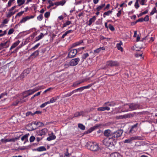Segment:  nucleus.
<instances>
[{"mask_svg": "<svg viewBox=\"0 0 157 157\" xmlns=\"http://www.w3.org/2000/svg\"><path fill=\"white\" fill-rule=\"evenodd\" d=\"M86 145L88 148L92 151H96L98 150L99 147L98 145L95 143L89 142Z\"/></svg>", "mask_w": 157, "mask_h": 157, "instance_id": "nucleus-1", "label": "nucleus"}, {"mask_svg": "<svg viewBox=\"0 0 157 157\" xmlns=\"http://www.w3.org/2000/svg\"><path fill=\"white\" fill-rule=\"evenodd\" d=\"M125 106L129 107L130 109L131 110L140 109L142 107L141 105L138 103H129L126 105Z\"/></svg>", "mask_w": 157, "mask_h": 157, "instance_id": "nucleus-2", "label": "nucleus"}, {"mask_svg": "<svg viewBox=\"0 0 157 157\" xmlns=\"http://www.w3.org/2000/svg\"><path fill=\"white\" fill-rule=\"evenodd\" d=\"M114 140L112 138H108L105 139L103 141V144L106 146L108 147H114L113 140Z\"/></svg>", "mask_w": 157, "mask_h": 157, "instance_id": "nucleus-3", "label": "nucleus"}, {"mask_svg": "<svg viewBox=\"0 0 157 157\" xmlns=\"http://www.w3.org/2000/svg\"><path fill=\"white\" fill-rule=\"evenodd\" d=\"M39 90V88H35L33 90H30L23 93V99H24L28 96L32 94L34 92Z\"/></svg>", "mask_w": 157, "mask_h": 157, "instance_id": "nucleus-4", "label": "nucleus"}, {"mask_svg": "<svg viewBox=\"0 0 157 157\" xmlns=\"http://www.w3.org/2000/svg\"><path fill=\"white\" fill-rule=\"evenodd\" d=\"M123 131L121 129H119L116 132H113L112 134V139L115 140L117 138L120 137L123 133Z\"/></svg>", "mask_w": 157, "mask_h": 157, "instance_id": "nucleus-5", "label": "nucleus"}, {"mask_svg": "<svg viewBox=\"0 0 157 157\" xmlns=\"http://www.w3.org/2000/svg\"><path fill=\"white\" fill-rule=\"evenodd\" d=\"M106 65L107 66L112 67L119 66V63L117 61L111 60L108 61L106 62Z\"/></svg>", "mask_w": 157, "mask_h": 157, "instance_id": "nucleus-6", "label": "nucleus"}, {"mask_svg": "<svg viewBox=\"0 0 157 157\" xmlns=\"http://www.w3.org/2000/svg\"><path fill=\"white\" fill-rule=\"evenodd\" d=\"M78 51L76 49H71L68 54L67 57L69 58L75 57Z\"/></svg>", "mask_w": 157, "mask_h": 157, "instance_id": "nucleus-7", "label": "nucleus"}, {"mask_svg": "<svg viewBox=\"0 0 157 157\" xmlns=\"http://www.w3.org/2000/svg\"><path fill=\"white\" fill-rule=\"evenodd\" d=\"M141 137L139 136H132L129 139L125 140L124 141V143H125L132 144V141L134 140H140Z\"/></svg>", "mask_w": 157, "mask_h": 157, "instance_id": "nucleus-8", "label": "nucleus"}, {"mask_svg": "<svg viewBox=\"0 0 157 157\" xmlns=\"http://www.w3.org/2000/svg\"><path fill=\"white\" fill-rule=\"evenodd\" d=\"M21 136L20 135L18 136H16L15 138H12L10 139H2L1 140V141L3 143H6L8 142H15L17 140L19 139Z\"/></svg>", "mask_w": 157, "mask_h": 157, "instance_id": "nucleus-9", "label": "nucleus"}, {"mask_svg": "<svg viewBox=\"0 0 157 157\" xmlns=\"http://www.w3.org/2000/svg\"><path fill=\"white\" fill-rule=\"evenodd\" d=\"M80 61V59L79 58H77L72 59L69 62L70 66H75L77 65Z\"/></svg>", "mask_w": 157, "mask_h": 157, "instance_id": "nucleus-10", "label": "nucleus"}, {"mask_svg": "<svg viewBox=\"0 0 157 157\" xmlns=\"http://www.w3.org/2000/svg\"><path fill=\"white\" fill-rule=\"evenodd\" d=\"M138 124V123H136L132 126L129 131V133L130 134H132L136 132L137 129V127Z\"/></svg>", "mask_w": 157, "mask_h": 157, "instance_id": "nucleus-11", "label": "nucleus"}, {"mask_svg": "<svg viewBox=\"0 0 157 157\" xmlns=\"http://www.w3.org/2000/svg\"><path fill=\"white\" fill-rule=\"evenodd\" d=\"M113 132H111V131L109 129H107L104 131V135L105 136L107 137H110L109 138L112 139V134Z\"/></svg>", "mask_w": 157, "mask_h": 157, "instance_id": "nucleus-12", "label": "nucleus"}, {"mask_svg": "<svg viewBox=\"0 0 157 157\" xmlns=\"http://www.w3.org/2000/svg\"><path fill=\"white\" fill-rule=\"evenodd\" d=\"M47 29H44L41 27L40 28V31H41L40 34V39L42 38L44 35H46L47 34Z\"/></svg>", "mask_w": 157, "mask_h": 157, "instance_id": "nucleus-13", "label": "nucleus"}, {"mask_svg": "<svg viewBox=\"0 0 157 157\" xmlns=\"http://www.w3.org/2000/svg\"><path fill=\"white\" fill-rule=\"evenodd\" d=\"M30 71V68H28L27 69L24 70L23 73L21 75V78H23L25 76H27V75L29 73Z\"/></svg>", "mask_w": 157, "mask_h": 157, "instance_id": "nucleus-14", "label": "nucleus"}, {"mask_svg": "<svg viewBox=\"0 0 157 157\" xmlns=\"http://www.w3.org/2000/svg\"><path fill=\"white\" fill-rule=\"evenodd\" d=\"M116 104V103L113 101H108L106 102L103 104V106H114Z\"/></svg>", "mask_w": 157, "mask_h": 157, "instance_id": "nucleus-15", "label": "nucleus"}, {"mask_svg": "<svg viewBox=\"0 0 157 157\" xmlns=\"http://www.w3.org/2000/svg\"><path fill=\"white\" fill-rule=\"evenodd\" d=\"M99 125H96L92 127H91L86 132V133L88 134L90 133L92 131H94L96 129H97Z\"/></svg>", "mask_w": 157, "mask_h": 157, "instance_id": "nucleus-16", "label": "nucleus"}, {"mask_svg": "<svg viewBox=\"0 0 157 157\" xmlns=\"http://www.w3.org/2000/svg\"><path fill=\"white\" fill-rule=\"evenodd\" d=\"M34 16H27L24 17H23L22 19L20 21L19 23H21L23 22H25L27 20L30 19V18H33Z\"/></svg>", "mask_w": 157, "mask_h": 157, "instance_id": "nucleus-17", "label": "nucleus"}, {"mask_svg": "<svg viewBox=\"0 0 157 157\" xmlns=\"http://www.w3.org/2000/svg\"><path fill=\"white\" fill-rule=\"evenodd\" d=\"M104 107H100L97 109V110L98 111H102L105 110L109 111L110 110V108L108 106H103Z\"/></svg>", "mask_w": 157, "mask_h": 157, "instance_id": "nucleus-18", "label": "nucleus"}, {"mask_svg": "<svg viewBox=\"0 0 157 157\" xmlns=\"http://www.w3.org/2000/svg\"><path fill=\"white\" fill-rule=\"evenodd\" d=\"M48 130L46 128H44L40 130V136H43L44 137L48 133Z\"/></svg>", "mask_w": 157, "mask_h": 157, "instance_id": "nucleus-19", "label": "nucleus"}, {"mask_svg": "<svg viewBox=\"0 0 157 157\" xmlns=\"http://www.w3.org/2000/svg\"><path fill=\"white\" fill-rule=\"evenodd\" d=\"M33 123L28 124L27 126L28 128L27 130L29 131H32L36 129V127H33Z\"/></svg>", "mask_w": 157, "mask_h": 157, "instance_id": "nucleus-20", "label": "nucleus"}, {"mask_svg": "<svg viewBox=\"0 0 157 157\" xmlns=\"http://www.w3.org/2000/svg\"><path fill=\"white\" fill-rule=\"evenodd\" d=\"M39 54V51L37 50L33 53L29 57V59H33L36 57Z\"/></svg>", "mask_w": 157, "mask_h": 157, "instance_id": "nucleus-21", "label": "nucleus"}, {"mask_svg": "<svg viewBox=\"0 0 157 157\" xmlns=\"http://www.w3.org/2000/svg\"><path fill=\"white\" fill-rule=\"evenodd\" d=\"M123 44V43L121 41H120L119 43L117 44L116 47L117 48L118 50L121 51V52L123 51V48L121 47V45Z\"/></svg>", "mask_w": 157, "mask_h": 157, "instance_id": "nucleus-22", "label": "nucleus"}, {"mask_svg": "<svg viewBox=\"0 0 157 157\" xmlns=\"http://www.w3.org/2000/svg\"><path fill=\"white\" fill-rule=\"evenodd\" d=\"M84 80H82V81H77L75 82L72 85V86L77 87L79 84L84 82Z\"/></svg>", "mask_w": 157, "mask_h": 157, "instance_id": "nucleus-23", "label": "nucleus"}, {"mask_svg": "<svg viewBox=\"0 0 157 157\" xmlns=\"http://www.w3.org/2000/svg\"><path fill=\"white\" fill-rule=\"evenodd\" d=\"M96 19L95 16H94L92 18H90L89 21L88 25L90 26L92 23L94 22Z\"/></svg>", "mask_w": 157, "mask_h": 157, "instance_id": "nucleus-24", "label": "nucleus"}, {"mask_svg": "<svg viewBox=\"0 0 157 157\" xmlns=\"http://www.w3.org/2000/svg\"><path fill=\"white\" fill-rule=\"evenodd\" d=\"M110 157H123V156L118 153L114 152L111 154Z\"/></svg>", "mask_w": 157, "mask_h": 157, "instance_id": "nucleus-25", "label": "nucleus"}, {"mask_svg": "<svg viewBox=\"0 0 157 157\" xmlns=\"http://www.w3.org/2000/svg\"><path fill=\"white\" fill-rule=\"evenodd\" d=\"M29 135V133L26 134L21 138V140L22 141H23L24 140L25 141L24 142V144L27 141H28L27 138Z\"/></svg>", "mask_w": 157, "mask_h": 157, "instance_id": "nucleus-26", "label": "nucleus"}, {"mask_svg": "<svg viewBox=\"0 0 157 157\" xmlns=\"http://www.w3.org/2000/svg\"><path fill=\"white\" fill-rule=\"evenodd\" d=\"M83 42V40H80L79 41L75 42L72 45V47H75L77 46L80 45Z\"/></svg>", "mask_w": 157, "mask_h": 157, "instance_id": "nucleus-27", "label": "nucleus"}, {"mask_svg": "<svg viewBox=\"0 0 157 157\" xmlns=\"http://www.w3.org/2000/svg\"><path fill=\"white\" fill-rule=\"evenodd\" d=\"M51 134L52 135L49 136L47 138V140L48 141H49L52 140H54L56 138V136L53 135V133L52 132Z\"/></svg>", "mask_w": 157, "mask_h": 157, "instance_id": "nucleus-28", "label": "nucleus"}, {"mask_svg": "<svg viewBox=\"0 0 157 157\" xmlns=\"http://www.w3.org/2000/svg\"><path fill=\"white\" fill-rule=\"evenodd\" d=\"M9 42L10 40H8L5 43H1L0 44L1 45H2L3 47V48H8L9 46V44H8V43Z\"/></svg>", "mask_w": 157, "mask_h": 157, "instance_id": "nucleus-29", "label": "nucleus"}, {"mask_svg": "<svg viewBox=\"0 0 157 157\" xmlns=\"http://www.w3.org/2000/svg\"><path fill=\"white\" fill-rule=\"evenodd\" d=\"M59 98V96L52 98L49 101V104L50 103H53L55 102Z\"/></svg>", "mask_w": 157, "mask_h": 157, "instance_id": "nucleus-30", "label": "nucleus"}, {"mask_svg": "<svg viewBox=\"0 0 157 157\" xmlns=\"http://www.w3.org/2000/svg\"><path fill=\"white\" fill-rule=\"evenodd\" d=\"M71 24V22L70 21H67L65 22L62 25V28H63L65 27H67Z\"/></svg>", "mask_w": 157, "mask_h": 157, "instance_id": "nucleus-31", "label": "nucleus"}, {"mask_svg": "<svg viewBox=\"0 0 157 157\" xmlns=\"http://www.w3.org/2000/svg\"><path fill=\"white\" fill-rule=\"evenodd\" d=\"M142 53L141 52H137L135 55V56L136 57L138 58L139 57H140V59H144V57H143L142 56Z\"/></svg>", "mask_w": 157, "mask_h": 157, "instance_id": "nucleus-32", "label": "nucleus"}, {"mask_svg": "<svg viewBox=\"0 0 157 157\" xmlns=\"http://www.w3.org/2000/svg\"><path fill=\"white\" fill-rule=\"evenodd\" d=\"M37 113V114H39V111H36L33 113H32L31 112H28L26 113V115L27 116H29V115H31L32 116H33L35 114Z\"/></svg>", "mask_w": 157, "mask_h": 157, "instance_id": "nucleus-33", "label": "nucleus"}, {"mask_svg": "<svg viewBox=\"0 0 157 157\" xmlns=\"http://www.w3.org/2000/svg\"><path fill=\"white\" fill-rule=\"evenodd\" d=\"M19 43L20 41L19 40L14 43L11 46V48H10V50H11L15 48L19 44Z\"/></svg>", "mask_w": 157, "mask_h": 157, "instance_id": "nucleus-34", "label": "nucleus"}, {"mask_svg": "<svg viewBox=\"0 0 157 157\" xmlns=\"http://www.w3.org/2000/svg\"><path fill=\"white\" fill-rule=\"evenodd\" d=\"M89 56V54L88 53H86L83 54L81 56L82 60V61H84Z\"/></svg>", "mask_w": 157, "mask_h": 157, "instance_id": "nucleus-35", "label": "nucleus"}, {"mask_svg": "<svg viewBox=\"0 0 157 157\" xmlns=\"http://www.w3.org/2000/svg\"><path fill=\"white\" fill-rule=\"evenodd\" d=\"M16 12V11L13 12L12 11H9V10L8 13L6 14V17L8 18H10Z\"/></svg>", "mask_w": 157, "mask_h": 157, "instance_id": "nucleus-36", "label": "nucleus"}, {"mask_svg": "<svg viewBox=\"0 0 157 157\" xmlns=\"http://www.w3.org/2000/svg\"><path fill=\"white\" fill-rule=\"evenodd\" d=\"M73 32V31L71 30H68L66 32L64 33L63 35L62 36V38H64V37L67 36V35L69 34V33H72Z\"/></svg>", "mask_w": 157, "mask_h": 157, "instance_id": "nucleus-37", "label": "nucleus"}, {"mask_svg": "<svg viewBox=\"0 0 157 157\" xmlns=\"http://www.w3.org/2000/svg\"><path fill=\"white\" fill-rule=\"evenodd\" d=\"M112 12V10H109L108 11L105 12L103 14V16L104 18L106 16H109L111 14Z\"/></svg>", "mask_w": 157, "mask_h": 157, "instance_id": "nucleus-38", "label": "nucleus"}, {"mask_svg": "<svg viewBox=\"0 0 157 157\" xmlns=\"http://www.w3.org/2000/svg\"><path fill=\"white\" fill-rule=\"evenodd\" d=\"M78 127L82 130H84L85 129V126L82 124H81V123L78 124Z\"/></svg>", "mask_w": 157, "mask_h": 157, "instance_id": "nucleus-39", "label": "nucleus"}, {"mask_svg": "<svg viewBox=\"0 0 157 157\" xmlns=\"http://www.w3.org/2000/svg\"><path fill=\"white\" fill-rule=\"evenodd\" d=\"M105 6V4H101L100 6L96 8L97 11H99L102 9Z\"/></svg>", "mask_w": 157, "mask_h": 157, "instance_id": "nucleus-40", "label": "nucleus"}, {"mask_svg": "<svg viewBox=\"0 0 157 157\" xmlns=\"http://www.w3.org/2000/svg\"><path fill=\"white\" fill-rule=\"evenodd\" d=\"M94 84L91 83L88 85L87 86L82 87V90L85 89H87L90 88Z\"/></svg>", "mask_w": 157, "mask_h": 157, "instance_id": "nucleus-41", "label": "nucleus"}, {"mask_svg": "<svg viewBox=\"0 0 157 157\" xmlns=\"http://www.w3.org/2000/svg\"><path fill=\"white\" fill-rule=\"evenodd\" d=\"M25 2V0H17V3L18 4L19 6H20L23 4Z\"/></svg>", "mask_w": 157, "mask_h": 157, "instance_id": "nucleus-42", "label": "nucleus"}, {"mask_svg": "<svg viewBox=\"0 0 157 157\" xmlns=\"http://www.w3.org/2000/svg\"><path fill=\"white\" fill-rule=\"evenodd\" d=\"M142 144V142L140 141H137L136 142V144L134 146L135 147H137L140 146H141Z\"/></svg>", "mask_w": 157, "mask_h": 157, "instance_id": "nucleus-43", "label": "nucleus"}, {"mask_svg": "<svg viewBox=\"0 0 157 157\" xmlns=\"http://www.w3.org/2000/svg\"><path fill=\"white\" fill-rule=\"evenodd\" d=\"M157 13V10L155 8V7H154L153 9L152 10V11L151 12L150 15H152L153 14H154L155 13Z\"/></svg>", "mask_w": 157, "mask_h": 157, "instance_id": "nucleus-44", "label": "nucleus"}, {"mask_svg": "<svg viewBox=\"0 0 157 157\" xmlns=\"http://www.w3.org/2000/svg\"><path fill=\"white\" fill-rule=\"evenodd\" d=\"M82 112H76L74 114V117H76L78 116H79L81 115L82 114Z\"/></svg>", "mask_w": 157, "mask_h": 157, "instance_id": "nucleus-45", "label": "nucleus"}, {"mask_svg": "<svg viewBox=\"0 0 157 157\" xmlns=\"http://www.w3.org/2000/svg\"><path fill=\"white\" fill-rule=\"evenodd\" d=\"M134 114H133L130 113V114H126V115H125L124 116L125 117V118H130V117H133L134 116Z\"/></svg>", "mask_w": 157, "mask_h": 157, "instance_id": "nucleus-46", "label": "nucleus"}, {"mask_svg": "<svg viewBox=\"0 0 157 157\" xmlns=\"http://www.w3.org/2000/svg\"><path fill=\"white\" fill-rule=\"evenodd\" d=\"M49 104V101H48L45 102L44 103L42 104L40 106V107L41 108H43V107H44L45 106H46L47 104Z\"/></svg>", "mask_w": 157, "mask_h": 157, "instance_id": "nucleus-47", "label": "nucleus"}, {"mask_svg": "<svg viewBox=\"0 0 157 157\" xmlns=\"http://www.w3.org/2000/svg\"><path fill=\"white\" fill-rule=\"evenodd\" d=\"M56 36V34H52L51 35V39L50 40L52 42L53 41V40L55 38V37Z\"/></svg>", "mask_w": 157, "mask_h": 157, "instance_id": "nucleus-48", "label": "nucleus"}, {"mask_svg": "<svg viewBox=\"0 0 157 157\" xmlns=\"http://www.w3.org/2000/svg\"><path fill=\"white\" fill-rule=\"evenodd\" d=\"M108 27L109 29L112 31H113L115 30L114 28L111 24H109Z\"/></svg>", "mask_w": 157, "mask_h": 157, "instance_id": "nucleus-49", "label": "nucleus"}, {"mask_svg": "<svg viewBox=\"0 0 157 157\" xmlns=\"http://www.w3.org/2000/svg\"><path fill=\"white\" fill-rule=\"evenodd\" d=\"M143 21H148L149 20V17L148 15H146L144 18H143Z\"/></svg>", "mask_w": 157, "mask_h": 157, "instance_id": "nucleus-50", "label": "nucleus"}, {"mask_svg": "<svg viewBox=\"0 0 157 157\" xmlns=\"http://www.w3.org/2000/svg\"><path fill=\"white\" fill-rule=\"evenodd\" d=\"M14 32V30L13 28L10 29L8 32V34L10 35L12 34Z\"/></svg>", "mask_w": 157, "mask_h": 157, "instance_id": "nucleus-51", "label": "nucleus"}, {"mask_svg": "<svg viewBox=\"0 0 157 157\" xmlns=\"http://www.w3.org/2000/svg\"><path fill=\"white\" fill-rule=\"evenodd\" d=\"M67 151L66 153L64 154V157H70L71 155L68 152V149H67Z\"/></svg>", "mask_w": 157, "mask_h": 157, "instance_id": "nucleus-52", "label": "nucleus"}, {"mask_svg": "<svg viewBox=\"0 0 157 157\" xmlns=\"http://www.w3.org/2000/svg\"><path fill=\"white\" fill-rule=\"evenodd\" d=\"M50 15V13L49 12H46L44 14V17L46 18L48 17Z\"/></svg>", "mask_w": 157, "mask_h": 157, "instance_id": "nucleus-53", "label": "nucleus"}, {"mask_svg": "<svg viewBox=\"0 0 157 157\" xmlns=\"http://www.w3.org/2000/svg\"><path fill=\"white\" fill-rule=\"evenodd\" d=\"M46 150V148L44 146L40 147V151H45Z\"/></svg>", "mask_w": 157, "mask_h": 157, "instance_id": "nucleus-54", "label": "nucleus"}, {"mask_svg": "<svg viewBox=\"0 0 157 157\" xmlns=\"http://www.w3.org/2000/svg\"><path fill=\"white\" fill-rule=\"evenodd\" d=\"M101 51V49L100 48V47L99 48H97L96 50H94V52L95 53H99Z\"/></svg>", "mask_w": 157, "mask_h": 157, "instance_id": "nucleus-55", "label": "nucleus"}, {"mask_svg": "<svg viewBox=\"0 0 157 157\" xmlns=\"http://www.w3.org/2000/svg\"><path fill=\"white\" fill-rule=\"evenodd\" d=\"M52 1L51 0H49L48 1V3H49V5H50L51 6H53L55 5L54 3H53L52 2Z\"/></svg>", "mask_w": 157, "mask_h": 157, "instance_id": "nucleus-56", "label": "nucleus"}, {"mask_svg": "<svg viewBox=\"0 0 157 157\" xmlns=\"http://www.w3.org/2000/svg\"><path fill=\"white\" fill-rule=\"evenodd\" d=\"M35 139V137L33 136H31L29 140L30 142H33Z\"/></svg>", "mask_w": 157, "mask_h": 157, "instance_id": "nucleus-57", "label": "nucleus"}, {"mask_svg": "<svg viewBox=\"0 0 157 157\" xmlns=\"http://www.w3.org/2000/svg\"><path fill=\"white\" fill-rule=\"evenodd\" d=\"M135 7L136 9H137L139 7V4L138 2H136L135 4Z\"/></svg>", "mask_w": 157, "mask_h": 157, "instance_id": "nucleus-58", "label": "nucleus"}, {"mask_svg": "<svg viewBox=\"0 0 157 157\" xmlns=\"http://www.w3.org/2000/svg\"><path fill=\"white\" fill-rule=\"evenodd\" d=\"M32 123H33V127H36V128H37V124H38V122H36V121H35V122H33Z\"/></svg>", "mask_w": 157, "mask_h": 157, "instance_id": "nucleus-59", "label": "nucleus"}, {"mask_svg": "<svg viewBox=\"0 0 157 157\" xmlns=\"http://www.w3.org/2000/svg\"><path fill=\"white\" fill-rule=\"evenodd\" d=\"M121 14V10H120L118 11V12L117 14V17H120Z\"/></svg>", "mask_w": 157, "mask_h": 157, "instance_id": "nucleus-60", "label": "nucleus"}, {"mask_svg": "<svg viewBox=\"0 0 157 157\" xmlns=\"http://www.w3.org/2000/svg\"><path fill=\"white\" fill-rule=\"evenodd\" d=\"M24 13V11H21L17 14V16H20Z\"/></svg>", "mask_w": 157, "mask_h": 157, "instance_id": "nucleus-61", "label": "nucleus"}, {"mask_svg": "<svg viewBox=\"0 0 157 157\" xmlns=\"http://www.w3.org/2000/svg\"><path fill=\"white\" fill-rule=\"evenodd\" d=\"M145 2V0H141L140 1V3L142 5H144V3Z\"/></svg>", "mask_w": 157, "mask_h": 157, "instance_id": "nucleus-62", "label": "nucleus"}, {"mask_svg": "<svg viewBox=\"0 0 157 157\" xmlns=\"http://www.w3.org/2000/svg\"><path fill=\"white\" fill-rule=\"evenodd\" d=\"M60 5H61V6H63L66 2L65 0H62V1H60Z\"/></svg>", "mask_w": 157, "mask_h": 157, "instance_id": "nucleus-63", "label": "nucleus"}, {"mask_svg": "<svg viewBox=\"0 0 157 157\" xmlns=\"http://www.w3.org/2000/svg\"><path fill=\"white\" fill-rule=\"evenodd\" d=\"M82 87L79 88L77 89H76V90H77V92L79 91V92H81L82 90Z\"/></svg>", "mask_w": 157, "mask_h": 157, "instance_id": "nucleus-64", "label": "nucleus"}]
</instances>
